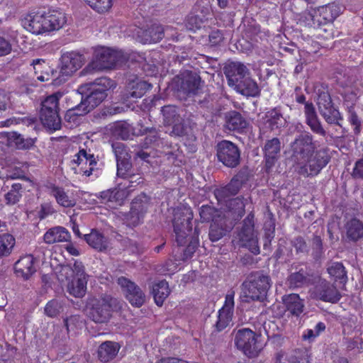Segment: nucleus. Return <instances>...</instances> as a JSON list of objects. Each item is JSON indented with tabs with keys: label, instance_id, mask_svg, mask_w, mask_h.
Segmentation results:
<instances>
[{
	"label": "nucleus",
	"instance_id": "f257e3e1",
	"mask_svg": "<svg viewBox=\"0 0 363 363\" xmlns=\"http://www.w3.org/2000/svg\"><path fill=\"white\" fill-rule=\"evenodd\" d=\"M313 137L310 133L297 135L290 144L291 161L297 173L304 177H315L328 164L330 156L325 150H315Z\"/></svg>",
	"mask_w": 363,
	"mask_h": 363
},
{
	"label": "nucleus",
	"instance_id": "f03ea898",
	"mask_svg": "<svg viewBox=\"0 0 363 363\" xmlns=\"http://www.w3.org/2000/svg\"><path fill=\"white\" fill-rule=\"evenodd\" d=\"M112 86L113 81L107 77L97 79L93 83L80 86L79 90L83 94L82 101L75 108L69 110L66 117L86 114L106 99L107 91Z\"/></svg>",
	"mask_w": 363,
	"mask_h": 363
},
{
	"label": "nucleus",
	"instance_id": "7ed1b4c3",
	"mask_svg": "<svg viewBox=\"0 0 363 363\" xmlns=\"http://www.w3.org/2000/svg\"><path fill=\"white\" fill-rule=\"evenodd\" d=\"M125 57L121 51L100 47L94 50L91 61L83 69V74H92L105 69H111L122 64Z\"/></svg>",
	"mask_w": 363,
	"mask_h": 363
},
{
	"label": "nucleus",
	"instance_id": "20e7f679",
	"mask_svg": "<svg viewBox=\"0 0 363 363\" xmlns=\"http://www.w3.org/2000/svg\"><path fill=\"white\" fill-rule=\"evenodd\" d=\"M271 287L269 276L260 272L251 274L242 285V292L245 297L251 300H262Z\"/></svg>",
	"mask_w": 363,
	"mask_h": 363
},
{
	"label": "nucleus",
	"instance_id": "39448f33",
	"mask_svg": "<svg viewBox=\"0 0 363 363\" xmlns=\"http://www.w3.org/2000/svg\"><path fill=\"white\" fill-rule=\"evenodd\" d=\"M61 96L60 93H55L42 102L40 119L43 125L51 132L61 128V118L58 114V104Z\"/></svg>",
	"mask_w": 363,
	"mask_h": 363
},
{
	"label": "nucleus",
	"instance_id": "423d86ee",
	"mask_svg": "<svg viewBox=\"0 0 363 363\" xmlns=\"http://www.w3.org/2000/svg\"><path fill=\"white\" fill-rule=\"evenodd\" d=\"M113 299L109 296L94 297L88 301L86 314L89 319L96 323H106L111 317Z\"/></svg>",
	"mask_w": 363,
	"mask_h": 363
},
{
	"label": "nucleus",
	"instance_id": "0eeeda50",
	"mask_svg": "<svg viewBox=\"0 0 363 363\" xmlns=\"http://www.w3.org/2000/svg\"><path fill=\"white\" fill-rule=\"evenodd\" d=\"M259 335L249 328H242L235 333L234 342L240 350L249 357H257L262 349Z\"/></svg>",
	"mask_w": 363,
	"mask_h": 363
},
{
	"label": "nucleus",
	"instance_id": "6e6552de",
	"mask_svg": "<svg viewBox=\"0 0 363 363\" xmlns=\"http://www.w3.org/2000/svg\"><path fill=\"white\" fill-rule=\"evenodd\" d=\"M184 211L177 210L174 215V231L176 235V241L179 245H184L186 242V238L191 231L192 214L189 209Z\"/></svg>",
	"mask_w": 363,
	"mask_h": 363
},
{
	"label": "nucleus",
	"instance_id": "1a4fd4ad",
	"mask_svg": "<svg viewBox=\"0 0 363 363\" xmlns=\"http://www.w3.org/2000/svg\"><path fill=\"white\" fill-rule=\"evenodd\" d=\"M218 160L225 166L230 168L237 167L240 163V150L233 143L222 140L216 147Z\"/></svg>",
	"mask_w": 363,
	"mask_h": 363
},
{
	"label": "nucleus",
	"instance_id": "9d476101",
	"mask_svg": "<svg viewBox=\"0 0 363 363\" xmlns=\"http://www.w3.org/2000/svg\"><path fill=\"white\" fill-rule=\"evenodd\" d=\"M242 245L247 248L254 255L260 252L257 234L254 230L253 216L249 215L244 220L239 233Z\"/></svg>",
	"mask_w": 363,
	"mask_h": 363
},
{
	"label": "nucleus",
	"instance_id": "9b49d317",
	"mask_svg": "<svg viewBox=\"0 0 363 363\" xmlns=\"http://www.w3.org/2000/svg\"><path fill=\"white\" fill-rule=\"evenodd\" d=\"M299 104H304V114L306 123L309 126L311 131L317 135L325 137L326 130L324 129L320 119L318 117L315 108L312 102L306 101L304 95H299L296 99Z\"/></svg>",
	"mask_w": 363,
	"mask_h": 363
},
{
	"label": "nucleus",
	"instance_id": "f8f14e48",
	"mask_svg": "<svg viewBox=\"0 0 363 363\" xmlns=\"http://www.w3.org/2000/svg\"><path fill=\"white\" fill-rule=\"evenodd\" d=\"M118 284L122 288L127 300L132 306L140 307L145 302L144 292L134 282L121 277L118 279Z\"/></svg>",
	"mask_w": 363,
	"mask_h": 363
},
{
	"label": "nucleus",
	"instance_id": "ddd939ff",
	"mask_svg": "<svg viewBox=\"0 0 363 363\" xmlns=\"http://www.w3.org/2000/svg\"><path fill=\"white\" fill-rule=\"evenodd\" d=\"M84 62V56L77 52L72 51L62 54L60 72L61 77L67 79L68 76L81 68Z\"/></svg>",
	"mask_w": 363,
	"mask_h": 363
},
{
	"label": "nucleus",
	"instance_id": "4468645a",
	"mask_svg": "<svg viewBox=\"0 0 363 363\" xmlns=\"http://www.w3.org/2000/svg\"><path fill=\"white\" fill-rule=\"evenodd\" d=\"M313 294L316 298L330 303H337L341 298L340 293L333 284L320 278H318Z\"/></svg>",
	"mask_w": 363,
	"mask_h": 363
},
{
	"label": "nucleus",
	"instance_id": "2eb2a0df",
	"mask_svg": "<svg viewBox=\"0 0 363 363\" xmlns=\"http://www.w3.org/2000/svg\"><path fill=\"white\" fill-rule=\"evenodd\" d=\"M72 162L79 167V172L86 177H89L93 172L97 171V160L94 154L87 152L86 150H80L74 155Z\"/></svg>",
	"mask_w": 363,
	"mask_h": 363
},
{
	"label": "nucleus",
	"instance_id": "dca6fc26",
	"mask_svg": "<svg viewBox=\"0 0 363 363\" xmlns=\"http://www.w3.org/2000/svg\"><path fill=\"white\" fill-rule=\"evenodd\" d=\"M234 291H228L225 296V303L218 311V320L215 325L216 329L218 332L223 330L232 321L234 310Z\"/></svg>",
	"mask_w": 363,
	"mask_h": 363
},
{
	"label": "nucleus",
	"instance_id": "f3484780",
	"mask_svg": "<svg viewBox=\"0 0 363 363\" xmlns=\"http://www.w3.org/2000/svg\"><path fill=\"white\" fill-rule=\"evenodd\" d=\"M148 208V198L145 195L136 197L132 202L130 211L128 216V225H138L143 219Z\"/></svg>",
	"mask_w": 363,
	"mask_h": 363
},
{
	"label": "nucleus",
	"instance_id": "a211bd4d",
	"mask_svg": "<svg viewBox=\"0 0 363 363\" xmlns=\"http://www.w3.org/2000/svg\"><path fill=\"white\" fill-rule=\"evenodd\" d=\"M43 13V33H49L54 30H57L62 28L66 23V16L65 13L58 11H45Z\"/></svg>",
	"mask_w": 363,
	"mask_h": 363
},
{
	"label": "nucleus",
	"instance_id": "6ab92c4d",
	"mask_svg": "<svg viewBox=\"0 0 363 363\" xmlns=\"http://www.w3.org/2000/svg\"><path fill=\"white\" fill-rule=\"evenodd\" d=\"M43 13L41 10L31 11L27 13L22 19L21 24L28 31L35 35L43 33Z\"/></svg>",
	"mask_w": 363,
	"mask_h": 363
},
{
	"label": "nucleus",
	"instance_id": "aec40b11",
	"mask_svg": "<svg viewBox=\"0 0 363 363\" xmlns=\"http://www.w3.org/2000/svg\"><path fill=\"white\" fill-rule=\"evenodd\" d=\"M224 73L228 79V84L231 87L250 74L246 66L238 62L227 65L224 68Z\"/></svg>",
	"mask_w": 363,
	"mask_h": 363
},
{
	"label": "nucleus",
	"instance_id": "412c9836",
	"mask_svg": "<svg viewBox=\"0 0 363 363\" xmlns=\"http://www.w3.org/2000/svg\"><path fill=\"white\" fill-rule=\"evenodd\" d=\"M162 112L164 123L167 125H173L172 133L178 136L184 135L185 130L182 123V118L177 113V108L173 106H165L162 108Z\"/></svg>",
	"mask_w": 363,
	"mask_h": 363
},
{
	"label": "nucleus",
	"instance_id": "4be33fe9",
	"mask_svg": "<svg viewBox=\"0 0 363 363\" xmlns=\"http://www.w3.org/2000/svg\"><path fill=\"white\" fill-rule=\"evenodd\" d=\"M14 270L17 277L28 279L36 271L34 267V258L28 255L21 257L14 264Z\"/></svg>",
	"mask_w": 363,
	"mask_h": 363
},
{
	"label": "nucleus",
	"instance_id": "5701e85b",
	"mask_svg": "<svg viewBox=\"0 0 363 363\" xmlns=\"http://www.w3.org/2000/svg\"><path fill=\"white\" fill-rule=\"evenodd\" d=\"M280 150L281 143L279 138H274L266 143L264 147V152L267 171H269L274 165L278 159Z\"/></svg>",
	"mask_w": 363,
	"mask_h": 363
},
{
	"label": "nucleus",
	"instance_id": "b1692460",
	"mask_svg": "<svg viewBox=\"0 0 363 363\" xmlns=\"http://www.w3.org/2000/svg\"><path fill=\"white\" fill-rule=\"evenodd\" d=\"M242 183L243 180L240 175L235 176L228 184L215 191L218 201L222 203V201H225V199L237 194L242 187Z\"/></svg>",
	"mask_w": 363,
	"mask_h": 363
},
{
	"label": "nucleus",
	"instance_id": "393cba45",
	"mask_svg": "<svg viewBox=\"0 0 363 363\" xmlns=\"http://www.w3.org/2000/svg\"><path fill=\"white\" fill-rule=\"evenodd\" d=\"M138 39L143 43H155L164 37V29L160 25L154 24L147 30L138 29Z\"/></svg>",
	"mask_w": 363,
	"mask_h": 363
},
{
	"label": "nucleus",
	"instance_id": "a878e982",
	"mask_svg": "<svg viewBox=\"0 0 363 363\" xmlns=\"http://www.w3.org/2000/svg\"><path fill=\"white\" fill-rule=\"evenodd\" d=\"M112 147L117 160V175L126 178L130 174L131 164L128 159L125 157V155H123L124 145L122 143H116Z\"/></svg>",
	"mask_w": 363,
	"mask_h": 363
},
{
	"label": "nucleus",
	"instance_id": "bb28decb",
	"mask_svg": "<svg viewBox=\"0 0 363 363\" xmlns=\"http://www.w3.org/2000/svg\"><path fill=\"white\" fill-rule=\"evenodd\" d=\"M232 87L237 92L247 97H256L260 94V89L257 82L251 79L250 74L247 75L242 80Z\"/></svg>",
	"mask_w": 363,
	"mask_h": 363
},
{
	"label": "nucleus",
	"instance_id": "cd10ccee",
	"mask_svg": "<svg viewBox=\"0 0 363 363\" xmlns=\"http://www.w3.org/2000/svg\"><path fill=\"white\" fill-rule=\"evenodd\" d=\"M70 233L64 227L55 226L50 228L43 235V240L48 245L57 242H67L70 239Z\"/></svg>",
	"mask_w": 363,
	"mask_h": 363
},
{
	"label": "nucleus",
	"instance_id": "c85d7f7f",
	"mask_svg": "<svg viewBox=\"0 0 363 363\" xmlns=\"http://www.w3.org/2000/svg\"><path fill=\"white\" fill-rule=\"evenodd\" d=\"M347 238L352 241H357L363 238V222L352 217L347 220L345 224Z\"/></svg>",
	"mask_w": 363,
	"mask_h": 363
},
{
	"label": "nucleus",
	"instance_id": "c756f323",
	"mask_svg": "<svg viewBox=\"0 0 363 363\" xmlns=\"http://www.w3.org/2000/svg\"><path fill=\"white\" fill-rule=\"evenodd\" d=\"M84 240L89 246L100 252L106 250L109 246L108 239L96 230L84 235Z\"/></svg>",
	"mask_w": 363,
	"mask_h": 363
},
{
	"label": "nucleus",
	"instance_id": "7c9ffc66",
	"mask_svg": "<svg viewBox=\"0 0 363 363\" xmlns=\"http://www.w3.org/2000/svg\"><path fill=\"white\" fill-rule=\"evenodd\" d=\"M119 349L120 346L118 343L111 341H106L99 347V359L103 362H108L116 356Z\"/></svg>",
	"mask_w": 363,
	"mask_h": 363
},
{
	"label": "nucleus",
	"instance_id": "2f4dec72",
	"mask_svg": "<svg viewBox=\"0 0 363 363\" xmlns=\"http://www.w3.org/2000/svg\"><path fill=\"white\" fill-rule=\"evenodd\" d=\"M283 301L288 311L298 316L303 311V300L297 294H291L283 297Z\"/></svg>",
	"mask_w": 363,
	"mask_h": 363
},
{
	"label": "nucleus",
	"instance_id": "473e14b6",
	"mask_svg": "<svg viewBox=\"0 0 363 363\" xmlns=\"http://www.w3.org/2000/svg\"><path fill=\"white\" fill-rule=\"evenodd\" d=\"M282 124V114L279 109L275 108L267 112L263 121V127L262 128L273 130L281 127Z\"/></svg>",
	"mask_w": 363,
	"mask_h": 363
},
{
	"label": "nucleus",
	"instance_id": "72a5a7b5",
	"mask_svg": "<svg viewBox=\"0 0 363 363\" xmlns=\"http://www.w3.org/2000/svg\"><path fill=\"white\" fill-rule=\"evenodd\" d=\"M7 140L9 145L19 150L30 149L35 143L34 139L30 138H25L22 135L16 132L9 133Z\"/></svg>",
	"mask_w": 363,
	"mask_h": 363
},
{
	"label": "nucleus",
	"instance_id": "f704fd0d",
	"mask_svg": "<svg viewBox=\"0 0 363 363\" xmlns=\"http://www.w3.org/2000/svg\"><path fill=\"white\" fill-rule=\"evenodd\" d=\"M169 284L164 280L155 283L152 286V294L155 303L159 306L163 304L164 300L169 295Z\"/></svg>",
	"mask_w": 363,
	"mask_h": 363
},
{
	"label": "nucleus",
	"instance_id": "c9c22d12",
	"mask_svg": "<svg viewBox=\"0 0 363 363\" xmlns=\"http://www.w3.org/2000/svg\"><path fill=\"white\" fill-rule=\"evenodd\" d=\"M48 189L49 194L55 199L60 206L70 208L75 205L74 200L67 195L63 188L52 185Z\"/></svg>",
	"mask_w": 363,
	"mask_h": 363
},
{
	"label": "nucleus",
	"instance_id": "e433bc0d",
	"mask_svg": "<svg viewBox=\"0 0 363 363\" xmlns=\"http://www.w3.org/2000/svg\"><path fill=\"white\" fill-rule=\"evenodd\" d=\"M311 277L306 269L301 268L298 271L291 273L287 281L291 288L301 287L311 282Z\"/></svg>",
	"mask_w": 363,
	"mask_h": 363
},
{
	"label": "nucleus",
	"instance_id": "4c0bfd02",
	"mask_svg": "<svg viewBox=\"0 0 363 363\" xmlns=\"http://www.w3.org/2000/svg\"><path fill=\"white\" fill-rule=\"evenodd\" d=\"M86 277L74 278L67 284V291L69 293L70 295L76 298H82L86 294Z\"/></svg>",
	"mask_w": 363,
	"mask_h": 363
},
{
	"label": "nucleus",
	"instance_id": "58836bf2",
	"mask_svg": "<svg viewBox=\"0 0 363 363\" xmlns=\"http://www.w3.org/2000/svg\"><path fill=\"white\" fill-rule=\"evenodd\" d=\"M228 231V228L226 225L225 217L220 219H216L215 222L211 225L209 231V238L211 241L216 242L221 239Z\"/></svg>",
	"mask_w": 363,
	"mask_h": 363
},
{
	"label": "nucleus",
	"instance_id": "ea45409f",
	"mask_svg": "<svg viewBox=\"0 0 363 363\" xmlns=\"http://www.w3.org/2000/svg\"><path fill=\"white\" fill-rule=\"evenodd\" d=\"M16 36L17 34L13 30L0 35V57L11 54Z\"/></svg>",
	"mask_w": 363,
	"mask_h": 363
},
{
	"label": "nucleus",
	"instance_id": "a19ab883",
	"mask_svg": "<svg viewBox=\"0 0 363 363\" xmlns=\"http://www.w3.org/2000/svg\"><path fill=\"white\" fill-rule=\"evenodd\" d=\"M327 271L335 281H339L340 283L343 284L347 283V272L342 263L338 262H330L327 267Z\"/></svg>",
	"mask_w": 363,
	"mask_h": 363
},
{
	"label": "nucleus",
	"instance_id": "79ce46f5",
	"mask_svg": "<svg viewBox=\"0 0 363 363\" xmlns=\"http://www.w3.org/2000/svg\"><path fill=\"white\" fill-rule=\"evenodd\" d=\"M226 127L230 130H242L247 127V121L240 113L232 111L226 116Z\"/></svg>",
	"mask_w": 363,
	"mask_h": 363
},
{
	"label": "nucleus",
	"instance_id": "37998d69",
	"mask_svg": "<svg viewBox=\"0 0 363 363\" xmlns=\"http://www.w3.org/2000/svg\"><path fill=\"white\" fill-rule=\"evenodd\" d=\"M318 11L326 23L333 22L340 15L341 9L338 5L332 4L320 7Z\"/></svg>",
	"mask_w": 363,
	"mask_h": 363
},
{
	"label": "nucleus",
	"instance_id": "c03bdc74",
	"mask_svg": "<svg viewBox=\"0 0 363 363\" xmlns=\"http://www.w3.org/2000/svg\"><path fill=\"white\" fill-rule=\"evenodd\" d=\"M222 203H225L228 211L231 212L235 216L242 217L243 216L245 205L242 198L230 199L229 197L225 199V201H222Z\"/></svg>",
	"mask_w": 363,
	"mask_h": 363
},
{
	"label": "nucleus",
	"instance_id": "a18cd8bd",
	"mask_svg": "<svg viewBox=\"0 0 363 363\" xmlns=\"http://www.w3.org/2000/svg\"><path fill=\"white\" fill-rule=\"evenodd\" d=\"M275 363H305L303 354L300 350L289 352H279L276 356Z\"/></svg>",
	"mask_w": 363,
	"mask_h": 363
},
{
	"label": "nucleus",
	"instance_id": "49530a36",
	"mask_svg": "<svg viewBox=\"0 0 363 363\" xmlns=\"http://www.w3.org/2000/svg\"><path fill=\"white\" fill-rule=\"evenodd\" d=\"M152 87L150 84L145 81L138 80L133 81L128 84L129 96L133 98H140L145 92Z\"/></svg>",
	"mask_w": 363,
	"mask_h": 363
},
{
	"label": "nucleus",
	"instance_id": "de8ad7c7",
	"mask_svg": "<svg viewBox=\"0 0 363 363\" xmlns=\"http://www.w3.org/2000/svg\"><path fill=\"white\" fill-rule=\"evenodd\" d=\"M15 238L9 233L0 235V258L9 256L15 245Z\"/></svg>",
	"mask_w": 363,
	"mask_h": 363
},
{
	"label": "nucleus",
	"instance_id": "09e8293b",
	"mask_svg": "<svg viewBox=\"0 0 363 363\" xmlns=\"http://www.w3.org/2000/svg\"><path fill=\"white\" fill-rule=\"evenodd\" d=\"M199 214L201 219L203 222L212 221L215 222L216 219H220L224 216H222V212L216 209L214 207L211 206H202L200 208Z\"/></svg>",
	"mask_w": 363,
	"mask_h": 363
},
{
	"label": "nucleus",
	"instance_id": "8fccbe9b",
	"mask_svg": "<svg viewBox=\"0 0 363 363\" xmlns=\"http://www.w3.org/2000/svg\"><path fill=\"white\" fill-rule=\"evenodd\" d=\"M22 189L21 184H13L11 189L4 195L6 203L7 205H14L17 203L22 197Z\"/></svg>",
	"mask_w": 363,
	"mask_h": 363
},
{
	"label": "nucleus",
	"instance_id": "3c124183",
	"mask_svg": "<svg viewBox=\"0 0 363 363\" xmlns=\"http://www.w3.org/2000/svg\"><path fill=\"white\" fill-rule=\"evenodd\" d=\"M201 78L196 74H191L183 82L182 88L188 94H196L200 89Z\"/></svg>",
	"mask_w": 363,
	"mask_h": 363
},
{
	"label": "nucleus",
	"instance_id": "603ef678",
	"mask_svg": "<svg viewBox=\"0 0 363 363\" xmlns=\"http://www.w3.org/2000/svg\"><path fill=\"white\" fill-rule=\"evenodd\" d=\"M328 124L340 125V121L342 120L340 113L334 106L319 112Z\"/></svg>",
	"mask_w": 363,
	"mask_h": 363
},
{
	"label": "nucleus",
	"instance_id": "864d4df0",
	"mask_svg": "<svg viewBox=\"0 0 363 363\" xmlns=\"http://www.w3.org/2000/svg\"><path fill=\"white\" fill-rule=\"evenodd\" d=\"M317 105L319 112L333 106L330 95L325 89L317 91Z\"/></svg>",
	"mask_w": 363,
	"mask_h": 363
},
{
	"label": "nucleus",
	"instance_id": "5fc2aeb1",
	"mask_svg": "<svg viewBox=\"0 0 363 363\" xmlns=\"http://www.w3.org/2000/svg\"><path fill=\"white\" fill-rule=\"evenodd\" d=\"M163 144L162 138H160L155 129L150 130L144 138L143 147L145 148L153 147H157Z\"/></svg>",
	"mask_w": 363,
	"mask_h": 363
},
{
	"label": "nucleus",
	"instance_id": "6e6d98bb",
	"mask_svg": "<svg viewBox=\"0 0 363 363\" xmlns=\"http://www.w3.org/2000/svg\"><path fill=\"white\" fill-rule=\"evenodd\" d=\"M325 329V325L322 323H318L313 329H307L306 330L302 335V337L304 340H308V342H312L320 334L323 332Z\"/></svg>",
	"mask_w": 363,
	"mask_h": 363
},
{
	"label": "nucleus",
	"instance_id": "4d7b16f0",
	"mask_svg": "<svg viewBox=\"0 0 363 363\" xmlns=\"http://www.w3.org/2000/svg\"><path fill=\"white\" fill-rule=\"evenodd\" d=\"M62 311V305L61 302L57 300L50 301L45 307V313L50 317L57 316Z\"/></svg>",
	"mask_w": 363,
	"mask_h": 363
},
{
	"label": "nucleus",
	"instance_id": "13d9d810",
	"mask_svg": "<svg viewBox=\"0 0 363 363\" xmlns=\"http://www.w3.org/2000/svg\"><path fill=\"white\" fill-rule=\"evenodd\" d=\"M98 12L108 11L112 6V0H83Z\"/></svg>",
	"mask_w": 363,
	"mask_h": 363
},
{
	"label": "nucleus",
	"instance_id": "bf43d9fd",
	"mask_svg": "<svg viewBox=\"0 0 363 363\" xmlns=\"http://www.w3.org/2000/svg\"><path fill=\"white\" fill-rule=\"evenodd\" d=\"M62 271L67 273L69 271H72L74 275L75 278L77 277H86V274L84 272V267L81 262L75 261L72 267L70 266H65L62 267Z\"/></svg>",
	"mask_w": 363,
	"mask_h": 363
},
{
	"label": "nucleus",
	"instance_id": "052dcab7",
	"mask_svg": "<svg viewBox=\"0 0 363 363\" xmlns=\"http://www.w3.org/2000/svg\"><path fill=\"white\" fill-rule=\"evenodd\" d=\"M313 255L315 258H320L323 252L322 239L318 235H313L311 240Z\"/></svg>",
	"mask_w": 363,
	"mask_h": 363
},
{
	"label": "nucleus",
	"instance_id": "680f3d73",
	"mask_svg": "<svg viewBox=\"0 0 363 363\" xmlns=\"http://www.w3.org/2000/svg\"><path fill=\"white\" fill-rule=\"evenodd\" d=\"M49 70L50 69H44V70H43L42 72H40L39 75H38L36 77L38 80H39L40 82H48L50 80H52V83L55 85H58L60 83H62V82H65L66 80L65 78L62 79L61 77V76L60 77H58V78L54 79L52 77V75L54 74V73L52 72V74H49V72H48Z\"/></svg>",
	"mask_w": 363,
	"mask_h": 363
},
{
	"label": "nucleus",
	"instance_id": "e2e57ef3",
	"mask_svg": "<svg viewBox=\"0 0 363 363\" xmlns=\"http://www.w3.org/2000/svg\"><path fill=\"white\" fill-rule=\"evenodd\" d=\"M203 24L202 19L198 16L192 15L188 16L186 21V27L188 30L196 31L201 28Z\"/></svg>",
	"mask_w": 363,
	"mask_h": 363
},
{
	"label": "nucleus",
	"instance_id": "0e129e2a",
	"mask_svg": "<svg viewBox=\"0 0 363 363\" xmlns=\"http://www.w3.org/2000/svg\"><path fill=\"white\" fill-rule=\"evenodd\" d=\"M56 211L50 203H43L39 211V218L44 219L48 216L52 215Z\"/></svg>",
	"mask_w": 363,
	"mask_h": 363
},
{
	"label": "nucleus",
	"instance_id": "69168bd1",
	"mask_svg": "<svg viewBox=\"0 0 363 363\" xmlns=\"http://www.w3.org/2000/svg\"><path fill=\"white\" fill-rule=\"evenodd\" d=\"M31 65L33 67L35 74L37 77L40 72H42L44 69H50L48 64L43 59H35L32 62Z\"/></svg>",
	"mask_w": 363,
	"mask_h": 363
},
{
	"label": "nucleus",
	"instance_id": "338daca9",
	"mask_svg": "<svg viewBox=\"0 0 363 363\" xmlns=\"http://www.w3.org/2000/svg\"><path fill=\"white\" fill-rule=\"evenodd\" d=\"M128 189L135 187L143 182V178L139 174H130L126 178Z\"/></svg>",
	"mask_w": 363,
	"mask_h": 363
},
{
	"label": "nucleus",
	"instance_id": "774afa93",
	"mask_svg": "<svg viewBox=\"0 0 363 363\" xmlns=\"http://www.w3.org/2000/svg\"><path fill=\"white\" fill-rule=\"evenodd\" d=\"M352 176L354 178L363 179V157L355 162Z\"/></svg>",
	"mask_w": 363,
	"mask_h": 363
}]
</instances>
